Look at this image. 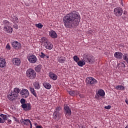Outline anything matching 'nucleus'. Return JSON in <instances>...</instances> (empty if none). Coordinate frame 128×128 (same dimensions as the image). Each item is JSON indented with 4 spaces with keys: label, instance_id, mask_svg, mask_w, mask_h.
<instances>
[{
    "label": "nucleus",
    "instance_id": "nucleus-1",
    "mask_svg": "<svg viewBox=\"0 0 128 128\" xmlns=\"http://www.w3.org/2000/svg\"><path fill=\"white\" fill-rule=\"evenodd\" d=\"M80 22V16L78 12L74 11L67 14L63 18L64 26L66 28H72L78 26Z\"/></svg>",
    "mask_w": 128,
    "mask_h": 128
},
{
    "label": "nucleus",
    "instance_id": "nucleus-2",
    "mask_svg": "<svg viewBox=\"0 0 128 128\" xmlns=\"http://www.w3.org/2000/svg\"><path fill=\"white\" fill-rule=\"evenodd\" d=\"M26 76L29 80H34L36 78V72L34 69L29 68L26 71Z\"/></svg>",
    "mask_w": 128,
    "mask_h": 128
},
{
    "label": "nucleus",
    "instance_id": "nucleus-3",
    "mask_svg": "<svg viewBox=\"0 0 128 128\" xmlns=\"http://www.w3.org/2000/svg\"><path fill=\"white\" fill-rule=\"evenodd\" d=\"M86 84L87 86H94L98 84V80L92 77H88L86 78Z\"/></svg>",
    "mask_w": 128,
    "mask_h": 128
},
{
    "label": "nucleus",
    "instance_id": "nucleus-4",
    "mask_svg": "<svg viewBox=\"0 0 128 128\" xmlns=\"http://www.w3.org/2000/svg\"><path fill=\"white\" fill-rule=\"evenodd\" d=\"M83 60L86 62H90V64H92V62H94L96 61L94 56L90 55L88 56L86 54L83 55Z\"/></svg>",
    "mask_w": 128,
    "mask_h": 128
},
{
    "label": "nucleus",
    "instance_id": "nucleus-5",
    "mask_svg": "<svg viewBox=\"0 0 128 128\" xmlns=\"http://www.w3.org/2000/svg\"><path fill=\"white\" fill-rule=\"evenodd\" d=\"M4 24L5 26H4V32H6L8 34H12V28L10 26H9L10 22H8V20H5L4 22Z\"/></svg>",
    "mask_w": 128,
    "mask_h": 128
},
{
    "label": "nucleus",
    "instance_id": "nucleus-6",
    "mask_svg": "<svg viewBox=\"0 0 128 128\" xmlns=\"http://www.w3.org/2000/svg\"><path fill=\"white\" fill-rule=\"evenodd\" d=\"M96 96H95L96 98L98 100H100V98L104 97V96H106V92L103 90L100 89L98 92H96Z\"/></svg>",
    "mask_w": 128,
    "mask_h": 128
},
{
    "label": "nucleus",
    "instance_id": "nucleus-7",
    "mask_svg": "<svg viewBox=\"0 0 128 128\" xmlns=\"http://www.w3.org/2000/svg\"><path fill=\"white\" fill-rule=\"evenodd\" d=\"M64 114L66 118H68V116H70L72 115V109L68 105L64 106Z\"/></svg>",
    "mask_w": 128,
    "mask_h": 128
},
{
    "label": "nucleus",
    "instance_id": "nucleus-8",
    "mask_svg": "<svg viewBox=\"0 0 128 128\" xmlns=\"http://www.w3.org/2000/svg\"><path fill=\"white\" fill-rule=\"evenodd\" d=\"M123 10L120 7H117L114 9V14L116 16H120L122 14Z\"/></svg>",
    "mask_w": 128,
    "mask_h": 128
},
{
    "label": "nucleus",
    "instance_id": "nucleus-9",
    "mask_svg": "<svg viewBox=\"0 0 128 128\" xmlns=\"http://www.w3.org/2000/svg\"><path fill=\"white\" fill-rule=\"evenodd\" d=\"M20 94L22 98H28V96H30V92L28 90L24 89L20 92Z\"/></svg>",
    "mask_w": 128,
    "mask_h": 128
},
{
    "label": "nucleus",
    "instance_id": "nucleus-10",
    "mask_svg": "<svg viewBox=\"0 0 128 128\" xmlns=\"http://www.w3.org/2000/svg\"><path fill=\"white\" fill-rule=\"evenodd\" d=\"M11 44L12 46V48H14V50H18L22 47V44H20V42L18 41L12 42H11Z\"/></svg>",
    "mask_w": 128,
    "mask_h": 128
},
{
    "label": "nucleus",
    "instance_id": "nucleus-11",
    "mask_svg": "<svg viewBox=\"0 0 128 128\" xmlns=\"http://www.w3.org/2000/svg\"><path fill=\"white\" fill-rule=\"evenodd\" d=\"M21 108L25 110V112H29L32 110V104L30 103H26L23 105H21Z\"/></svg>",
    "mask_w": 128,
    "mask_h": 128
},
{
    "label": "nucleus",
    "instance_id": "nucleus-12",
    "mask_svg": "<svg viewBox=\"0 0 128 128\" xmlns=\"http://www.w3.org/2000/svg\"><path fill=\"white\" fill-rule=\"evenodd\" d=\"M28 60L30 64H36V56L34 55H30L28 56Z\"/></svg>",
    "mask_w": 128,
    "mask_h": 128
},
{
    "label": "nucleus",
    "instance_id": "nucleus-13",
    "mask_svg": "<svg viewBox=\"0 0 128 128\" xmlns=\"http://www.w3.org/2000/svg\"><path fill=\"white\" fill-rule=\"evenodd\" d=\"M7 98L9 100H14L18 96L12 91H11L10 94L8 95Z\"/></svg>",
    "mask_w": 128,
    "mask_h": 128
},
{
    "label": "nucleus",
    "instance_id": "nucleus-14",
    "mask_svg": "<svg viewBox=\"0 0 128 128\" xmlns=\"http://www.w3.org/2000/svg\"><path fill=\"white\" fill-rule=\"evenodd\" d=\"M62 118V114L60 112H54L53 113V118L56 120H60Z\"/></svg>",
    "mask_w": 128,
    "mask_h": 128
},
{
    "label": "nucleus",
    "instance_id": "nucleus-15",
    "mask_svg": "<svg viewBox=\"0 0 128 128\" xmlns=\"http://www.w3.org/2000/svg\"><path fill=\"white\" fill-rule=\"evenodd\" d=\"M12 62L14 66H20V59L18 58H14Z\"/></svg>",
    "mask_w": 128,
    "mask_h": 128
},
{
    "label": "nucleus",
    "instance_id": "nucleus-16",
    "mask_svg": "<svg viewBox=\"0 0 128 128\" xmlns=\"http://www.w3.org/2000/svg\"><path fill=\"white\" fill-rule=\"evenodd\" d=\"M44 46L47 50H52V48H54L52 44L48 41L44 42Z\"/></svg>",
    "mask_w": 128,
    "mask_h": 128
},
{
    "label": "nucleus",
    "instance_id": "nucleus-17",
    "mask_svg": "<svg viewBox=\"0 0 128 128\" xmlns=\"http://www.w3.org/2000/svg\"><path fill=\"white\" fill-rule=\"evenodd\" d=\"M122 53L120 52H117L114 54V57L117 60H122Z\"/></svg>",
    "mask_w": 128,
    "mask_h": 128
},
{
    "label": "nucleus",
    "instance_id": "nucleus-18",
    "mask_svg": "<svg viewBox=\"0 0 128 128\" xmlns=\"http://www.w3.org/2000/svg\"><path fill=\"white\" fill-rule=\"evenodd\" d=\"M20 122H21V124H24V126H28V123L30 124V126H31L32 124V122H30V120H28V119H22L21 120H20Z\"/></svg>",
    "mask_w": 128,
    "mask_h": 128
},
{
    "label": "nucleus",
    "instance_id": "nucleus-19",
    "mask_svg": "<svg viewBox=\"0 0 128 128\" xmlns=\"http://www.w3.org/2000/svg\"><path fill=\"white\" fill-rule=\"evenodd\" d=\"M68 94L72 96H76L80 94V92L78 90H72L68 92Z\"/></svg>",
    "mask_w": 128,
    "mask_h": 128
},
{
    "label": "nucleus",
    "instance_id": "nucleus-20",
    "mask_svg": "<svg viewBox=\"0 0 128 128\" xmlns=\"http://www.w3.org/2000/svg\"><path fill=\"white\" fill-rule=\"evenodd\" d=\"M49 76L52 80H58V76L52 72L49 73Z\"/></svg>",
    "mask_w": 128,
    "mask_h": 128
},
{
    "label": "nucleus",
    "instance_id": "nucleus-21",
    "mask_svg": "<svg viewBox=\"0 0 128 128\" xmlns=\"http://www.w3.org/2000/svg\"><path fill=\"white\" fill-rule=\"evenodd\" d=\"M6 66V60L3 58H0V68H4Z\"/></svg>",
    "mask_w": 128,
    "mask_h": 128
},
{
    "label": "nucleus",
    "instance_id": "nucleus-22",
    "mask_svg": "<svg viewBox=\"0 0 128 128\" xmlns=\"http://www.w3.org/2000/svg\"><path fill=\"white\" fill-rule=\"evenodd\" d=\"M49 35L52 38H58V34L54 30H51L49 32Z\"/></svg>",
    "mask_w": 128,
    "mask_h": 128
},
{
    "label": "nucleus",
    "instance_id": "nucleus-23",
    "mask_svg": "<svg viewBox=\"0 0 128 128\" xmlns=\"http://www.w3.org/2000/svg\"><path fill=\"white\" fill-rule=\"evenodd\" d=\"M11 20L14 22V24L16 22L17 24H18V18L16 16L12 15L11 18Z\"/></svg>",
    "mask_w": 128,
    "mask_h": 128
},
{
    "label": "nucleus",
    "instance_id": "nucleus-24",
    "mask_svg": "<svg viewBox=\"0 0 128 128\" xmlns=\"http://www.w3.org/2000/svg\"><path fill=\"white\" fill-rule=\"evenodd\" d=\"M58 62H60V64H64V62H66V58L65 57L60 56L58 57Z\"/></svg>",
    "mask_w": 128,
    "mask_h": 128
},
{
    "label": "nucleus",
    "instance_id": "nucleus-25",
    "mask_svg": "<svg viewBox=\"0 0 128 128\" xmlns=\"http://www.w3.org/2000/svg\"><path fill=\"white\" fill-rule=\"evenodd\" d=\"M118 68H120V70H124V69L126 68V64L122 62H120L118 64Z\"/></svg>",
    "mask_w": 128,
    "mask_h": 128
},
{
    "label": "nucleus",
    "instance_id": "nucleus-26",
    "mask_svg": "<svg viewBox=\"0 0 128 128\" xmlns=\"http://www.w3.org/2000/svg\"><path fill=\"white\" fill-rule=\"evenodd\" d=\"M43 86H44L46 90H50V88H52V85L48 82H44L43 84Z\"/></svg>",
    "mask_w": 128,
    "mask_h": 128
},
{
    "label": "nucleus",
    "instance_id": "nucleus-27",
    "mask_svg": "<svg viewBox=\"0 0 128 128\" xmlns=\"http://www.w3.org/2000/svg\"><path fill=\"white\" fill-rule=\"evenodd\" d=\"M12 92L15 94H16V96H18V94L20 92V90L18 88H15Z\"/></svg>",
    "mask_w": 128,
    "mask_h": 128
},
{
    "label": "nucleus",
    "instance_id": "nucleus-28",
    "mask_svg": "<svg viewBox=\"0 0 128 128\" xmlns=\"http://www.w3.org/2000/svg\"><path fill=\"white\" fill-rule=\"evenodd\" d=\"M42 68V64H38L34 68V70L36 72H40Z\"/></svg>",
    "mask_w": 128,
    "mask_h": 128
},
{
    "label": "nucleus",
    "instance_id": "nucleus-29",
    "mask_svg": "<svg viewBox=\"0 0 128 128\" xmlns=\"http://www.w3.org/2000/svg\"><path fill=\"white\" fill-rule=\"evenodd\" d=\"M30 92L35 98H38V94H36V90H34V88H33L30 87Z\"/></svg>",
    "mask_w": 128,
    "mask_h": 128
},
{
    "label": "nucleus",
    "instance_id": "nucleus-30",
    "mask_svg": "<svg viewBox=\"0 0 128 128\" xmlns=\"http://www.w3.org/2000/svg\"><path fill=\"white\" fill-rule=\"evenodd\" d=\"M33 86L36 90H40V82H36L33 84Z\"/></svg>",
    "mask_w": 128,
    "mask_h": 128
},
{
    "label": "nucleus",
    "instance_id": "nucleus-31",
    "mask_svg": "<svg viewBox=\"0 0 128 128\" xmlns=\"http://www.w3.org/2000/svg\"><path fill=\"white\" fill-rule=\"evenodd\" d=\"M40 56L41 58H50V56L42 52L40 54Z\"/></svg>",
    "mask_w": 128,
    "mask_h": 128
},
{
    "label": "nucleus",
    "instance_id": "nucleus-32",
    "mask_svg": "<svg viewBox=\"0 0 128 128\" xmlns=\"http://www.w3.org/2000/svg\"><path fill=\"white\" fill-rule=\"evenodd\" d=\"M77 64L79 66H84L86 64V61L84 60H80L77 62Z\"/></svg>",
    "mask_w": 128,
    "mask_h": 128
},
{
    "label": "nucleus",
    "instance_id": "nucleus-33",
    "mask_svg": "<svg viewBox=\"0 0 128 128\" xmlns=\"http://www.w3.org/2000/svg\"><path fill=\"white\" fill-rule=\"evenodd\" d=\"M116 89L119 90H124V87L122 85H118L116 87Z\"/></svg>",
    "mask_w": 128,
    "mask_h": 128
},
{
    "label": "nucleus",
    "instance_id": "nucleus-34",
    "mask_svg": "<svg viewBox=\"0 0 128 128\" xmlns=\"http://www.w3.org/2000/svg\"><path fill=\"white\" fill-rule=\"evenodd\" d=\"M20 102L22 104L21 106H23L24 104H26V99L22 98L20 100Z\"/></svg>",
    "mask_w": 128,
    "mask_h": 128
},
{
    "label": "nucleus",
    "instance_id": "nucleus-35",
    "mask_svg": "<svg viewBox=\"0 0 128 128\" xmlns=\"http://www.w3.org/2000/svg\"><path fill=\"white\" fill-rule=\"evenodd\" d=\"M36 28H42V27L44 26L42 24L39 23V24H35Z\"/></svg>",
    "mask_w": 128,
    "mask_h": 128
},
{
    "label": "nucleus",
    "instance_id": "nucleus-36",
    "mask_svg": "<svg viewBox=\"0 0 128 128\" xmlns=\"http://www.w3.org/2000/svg\"><path fill=\"white\" fill-rule=\"evenodd\" d=\"M60 110H62V107H60V106H58L54 112H60Z\"/></svg>",
    "mask_w": 128,
    "mask_h": 128
},
{
    "label": "nucleus",
    "instance_id": "nucleus-37",
    "mask_svg": "<svg viewBox=\"0 0 128 128\" xmlns=\"http://www.w3.org/2000/svg\"><path fill=\"white\" fill-rule=\"evenodd\" d=\"M73 58L76 62H78L80 60V58L76 56H74Z\"/></svg>",
    "mask_w": 128,
    "mask_h": 128
},
{
    "label": "nucleus",
    "instance_id": "nucleus-38",
    "mask_svg": "<svg viewBox=\"0 0 128 128\" xmlns=\"http://www.w3.org/2000/svg\"><path fill=\"white\" fill-rule=\"evenodd\" d=\"M6 50H10V44H7L6 46Z\"/></svg>",
    "mask_w": 128,
    "mask_h": 128
},
{
    "label": "nucleus",
    "instance_id": "nucleus-39",
    "mask_svg": "<svg viewBox=\"0 0 128 128\" xmlns=\"http://www.w3.org/2000/svg\"><path fill=\"white\" fill-rule=\"evenodd\" d=\"M2 119L4 120V122H6V120H8V116H6V114L4 115Z\"/></svg>",
    "mask_w": 128,
    "mask_h": 128
},
{
    "label": "nucleus",
    "instance_id": "nucleus-40",
    "mask_svg": "<svg viewBox=\"0 0 128 128\" xmlns=\"http://www.w3.org/2000/svg\"><path fill=\"white\" fill-rule=\"evenodd\" d=\"M104 108H106V110H110V108H112V106L108 105V106H106L104 107Z\"/></svg>",
    "mask_w": 128,
    "mask_h": 128
},
{
    "label": "nucleus",
    "instance_id": "nucleus-41",
    "mask_svg": "<svg viewBox=\"0 0 128 128\" xmlns=\"http://www.w3.org/2000/svg\"><path fill=\"white\" fill-rule=\"evenodd\" d=\"M4 122H5V121L2 118H0V124H4Z\"/></svg>",
    "mask_w": 128,
    "mask_h": 128
},
{
    "label": "nucleus",
    "instance_id": "nucleus-42",
    "mask_svg": "<svg viewBox=\"0 0 128 128\" xmlns=\"http://www.w3.org/2000/svg\"><path fill=\"white\" fill-rule=\"evenodd\" d=\"M79 94V96L81 98H82L84 97V96L83 94Z\"/></svg>",
    "mask_w": 128,
    "mask_h": 128
},
{
    "label": "nucleus",
    "instance_id": "nucleus-43",
    "mask_svg": "<svg viewBox=\"0 0 128 128\" xmlns=\"http://www.w3.org/2000/svg\"><path fill=\"white\" fill-rule=\"evenodd\" d=\"M14 28H16V30H18V24H15L14 26Z\"/></svg>",
    "mask_w": 128,
    "mask_h": 128
},
{
    "label": "nucleus",
    "instance_id": "nucleus-44",
    "mask_svg": "<svg viewBox=\"0 0 128 128\" xmlns=\"http://www.w3.org/2000/svg\"><path fill=\"white\" fill-rule=\"evenodd\" d=\"M7 122L8 124H12V120H8Z\"/></svg>",
    "mask_w": 128,
    "mask_h": 128
},
{
    "label": "nucleus",
    "instance_id": "nucleus-45",
    "mask_svg": "<svg viewBox=\"0 0 128 128\" xmlns=\"http://www.w3.org/2000/svg\"><path fill=\"white\" fill-rule=\"evenodd\" d=\"M42 40H44V42H46V38H42Z\"/></svg>",
    "mask_w": 128,
    "mask_h": 128
},
{
    "label": "nucleus",
    "instance_id": "nucleus-46",
    "mask_svg": "<svg viewBox=\"0 0 128 128\" xmlns=\"http://www.w3.org/2000/svg\"><path fill=\"white\" fill-rule=\"evenodd\" d=\"M6 114H0V116L2 118Z\"/></svg>",
    "mask_w": 128,
    "mask_h": 128
},
{
    "label": "nucleus",
    "instance_id": "nucleus-47",
    "mask_svg": "<svg viewBox=\"0 0 128 128\" xmlns=\"http://www.w3.org/2000/svg\"><path fill=\"white\" fill-rule=\"evenodd\" d=\"M125 128H128V125H127V126L125 127Z\"/></svg>",
    "mask_w": 128,
    "mask_h": 128
},
{
    "label": "nucleus",
    "instance_id": "nucleus-48",
    "mask_svg": "<svg viewBox=\"0 0 128 128\" xmlns=\"http://www.w3.org/2000/svg\"><path fill=\"white\" fill-rule=\"evenodd\" d=\"M124 14H126V12H124Z\"/></svg>",
    "mask_w": 128,
    "mask_h": 128
},
{
    "label": "nucleus",
    "instance_id": "nucleus-49",
    "mask_svg": "<svg viewBox=\"0 0 128 128\" xmlns=\"http://www.w3.org/2000/svg\"><path fill=\"white\" fill-rule=\"evenodd\" d=\"M15 118V120H16V118Z\"/></svg>",
    "mask_w": 128,
    "mask_h": 128
}]
</instances>
